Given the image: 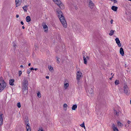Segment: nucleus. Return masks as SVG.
<instances>
[{
    "mask_svg": "<svg viewBox=\"0 0 131 131\" xmlns=\"http://www.w3.org/2000/svg\"><path fill=\"white\" fill-rule=\"evenodd\" d=\"M57 12L58 14L59 17L63 26L64 28H66L67 27L66 22L64 17L62 15L63 14L61 11L59 10H57Z\"/></svg>",
    "mask_w": 131,
    "mask_h": 131,
    "instance_id": "1",
    "label": "nucleus"
},
{
    "mask_svg": "<svg viewBox=\"0 0 131 131\" xmlns=\"http://www.w3.org/2000/svg\"><path fill=\"white\" fill-rule=\"evenodd\" d=\"M28 82L27 80L24 78L22 82V91L24 94H26L28 93Z\"/></svg>",
    "mask_w": 131,
    "mask_h": 131,
    "instance_id": "2",
    "label": "nucleus"
},
{
    "mask_svg": "<svg viewBox=\"0 0 131 131\" xmlns=\"http://www.w3.org/2000/svg\"><path fill=\"white\" fill-rule=\"evenodd\" d=\"M6 86V83L2 77L0 78V92L3 91Z\"/></svg>",
    "mask_w": 131,
    "mask_h": 131,
    "instance_id": "3",
    "label": "nucleus"
},
{
    "mask_svg": "<svg viewBox=\"0 0 131 131\" xmlns=\"http://www.w3.org/2000/svg\"><path fill=\"white\" fill-rule=\"evenodd\" d=\"M53 1L61 9L63 8V4L61 3L60 0H53Z\"/></svg>",
    "mask_w": 131,
    "mask_h": 131,
    "instance_id": "4",
    "label": "nucleus"
},
{
    "mask_svg": "<svg viewBox=\"0 0 131 131\" xmlns=\"http://www.w3.org/2000/svg\"><path fill=\"white\" fill-rule=\"evenodd\" d=\"M82 77V73L81 72L79 71L77 72V82H79L80 79Z\"/></svg>",
    "mask_w": 131,
    "mask_h": 131,
    "instance_id": "5",
    "label": "nucleus"
},
{
    "mask_svg": "<svg viewBox=\"0 0 131 131\" xmlns=\"http://www.w3.org/2000/svg\"><path fill=\"white\" fill-rule=\"evenodd\" d=\"M124 92L126 95H128L129 94V91L127 86L126 85H124Z\"/></svg>",
    "mask_w": 131,
    "mask_h": 131,
    "instance_id": "6",
    "label": "nucleus"
},
{
    "mask_svg": "<svg viewBox=\"0 0 131 131\" xmlns=\"http://www.w3.org/2000/svg\"><path fill=\"white\" fill-rule=\"evenodd\" d=\"M25 124L26 125V128L27 131H31V129L29 125V123H28V120L26 119L25 121Z\"/></svg>",
    "mask_w": 131,
    "mask_h": 131,
    "instance_id": "7",
    "label": "nucleus"
},
{
    "mask_svg": "<svg viewBox=\"0 0 131 131\" xmlns=\"http://www.w3.org/2000/svg\"><path fill=\"white\" fill-rule=\"evenodd\" d=\"M116 43L118 45V47H120L121 46L122 44L120 43V41L119 40V39L118 38H116L115 39Z\"/></svg>",
    "mask_w": 131,
    "mask_h": 131,
    "instance_id": "8",
    "label": "nucleus"
},
{
    "mask_svg": "<svg viewBox=\"0 0 131 131\" xmlns=\"http://www.w3.org/2000/svg\"><path fill=\"white\" fill-rule=\"evenodd\" d=\"M89 0L90 2L89 4V6L91 9H92L94 7V5L92 1L91 0Z\"/></svg>",
    "mask_w": 131,
    "mask_h": 131,
    "instance_id": "9",
    "label": "nucleus"
},
{
    "mask_svg": "<svg viewBox=\"0 0 131 131\" xmlns=\"http://www.w3.org/2000/svg\"><path fill=\"white\" fill-rule=\"evenodd\" d=\"M15 2L16 3V7H17L21 5V0H16Z\"/></svg>",
    "mask_w": 131,
    "mask_h": 131,
    "instance_id": "10",
    "label": "nucleus"
},
{
    "mask_svg": "<svg viewBox=\"0 0 131 131\" xmlns=\"http://www.w3.org/2000/svg\"><path fill=\"white\" fill-rule=\"evenodd\" d=\"M3 114H2L0 113V126H1L3 124V119L2 116Z\"/></svg>",
    "mask_w": 131,
    "mask_h": 131,
    "instance_id": "11",
    "label": "nucleus"
},
{
    "mask_svg": "<svg viewBox=\"0 0 131 131\" xmlns=\"http://www.w3.org/2000/svg\"><path fill=\"white\" fill-rule=\"evenodd\" d=\"M119 52L120 54L122 56H123L124 55V51L123 48H121L120 49Z\"/></svg>",
    "mask_w": 131,
    "mask_h": 131,
    "instance_id": "12",
    "label": "nucleus"
},
{
    "mask_svg": "<svg viewBox=\"0 0 131 131\" xmlns=\"http://www.w3.org/2000/svg\"><path fill=\"white\" fill-rule=\"evenodd\" d=\"M14 80L13 79H12L9 80V83L10 85H14Z\"/></svg>",
    "mask_w": 131,
    "mask_h": 131,
    "instance_id": "13",
    "label": "nucleus"
},
{
    "mask_svg": "<svg viewBox=\"0 0 131 131\" xmlns=\"http://www.w3.org/2000/svg\"><path fill=\"white\" fill-rule=\"evenodd\" d=\"M43 27V29H44V31L45 32H47L48 30V27L47 25H42Z\"/></svg>",
    "mask_w": 131,
    "mask_h": 131,
    "instance_id": "14",
    "label": "nucleus"
},
{
    "mask_svg": "<svg viewBox=\"0 0 131 131\" xmlns=\"http://www.w3.org/2000/svg\"><path fill=\"white\" fill-rule=\"evenodd\" d=\"M89 92L91 96L93 95V91L92 88L90 89L89 90Z\"/></svg>",
    "mask_w": 131,
    "mask_h": 131,
    "instance_id": "15",
    "label": "nucleus"
},
{
    "mask_svg": "<svg viewBox=\"0 0 131 131\" xmlns=\"http://www.w3.org/2000/svg\"><path fill=\"white\" fill-rule=\"evenodd\" d=\"M28 7V6L27 5H25L23 7V8L25 12H27V11Z\"/></svg>",
    "mask_w": 131,
    "mask_h": 131,
    "instance_id": "16",
    "label": "nucleus"
},
{
    "mask_svg": "<svg viewBox=\"0 0 131 131\" xmlns=\"http://www.w3.org/2000/svg\"><path fill=\"white\" fill-rule=\"evenodd\" d=\"M111 8L113 10H114L115 11H116L117 10L118 7H116L115 6H113Z\"/></svg>",
    "mask_w": 131,
    "mask_h": 131,
    "instance_id": "17",
    "label": "nucleus"
},
{
    "mask_svg": "<svg viewBox=\"0 0 131 131\" xmlns=\"http://www.w3.org/2000/svg\"><path fill=\"white\" fill-rule=\"evenodd\" d=\"M26 21L27 22H29L31 21V18L29 16H27L26 18Z\"/></svg>",
    "mask_w": 131,
    "mask_h": 131,
    "instance_id": "18",
    "label": "nucleus"
},
{
    "mask_svg": "<svg viewBox=\"0 0 131 131\" xmlns=\"http://www.w3.org/2000/svg\"><path fill=\"white\" fill-rule=\"evenodd\" d=\"M48 68L50 71L51 72H53V68L51 66H49Z\"/></svg>",
    "mask_w": 131,
    "mask_h": 131,
    "instance_id": "19",
    "label": "nucleus"
},
{
    "mask_svg": "<svg viewBox=\"0 0 131 131\" xmlns=\"http://www.w3.org/2000/svg\"><path fill=\"white\" fill-rule=\"evenodd\" d=\"M115 126L114 124L113 125V129L114 130V131H118V128L117 127H115Z\"/></svg>",
    "mask_w": 131,
    "mask_h": 131,
    "instance_id": "20",
    "label": "nucleus"
},
{
    "mask_svg": "<svg viewBox=\"0 0 131 131\" xmlns=\"http://www.w3.org/2000/svg\"><path fill=\"white\" fill-rule=\"evenodd\" d=\"M120 111H117L116 110L114 111V114L115 115H116V116H118L119 115V113Z\"/></svg>",
    "mask_w": 131,
    "mask_h": 131,
    "instance_id": "21",
    "label": "nucleus"
},
{
    "mask_svg": "<svg viewBox=\"0 0 131 131\" xmlns=\"http://www.w3.org/2000/svg\"><path fill=\"white\" fill-rule=\"evenodd\" d=\"M83 58L84 63L85 64H86L87 62V59L85 56H83Z\"/></svg>",
    "mask_w": 131,
    "mask_h": 131,
    "instance_id": "22",
    "label": "nucleus"
},
{
    "mask_svg": "<svg viewBox=\"0 0 131 131\" xmlns=\"http://www.w3.org/2000/svg\"><path fill=\"white\" fill-rule=\"evenodd\" d=\"M77 107V105L76 104L74 105L73 106L72 108V110H75Z\"/></svg>",
    "mask_w": 131,
    "mask_h": 131,
    "instance_id": "23",
    "label": "nucleus"
},
{
    "mask_svg": "<svg viewBox=\"0 0 131 131\" xmlns=\"http://www.w3.org/2000/svg\"><path fill=\"white\" fill-rule=\"evenodd\" d=\"M115 30H111L110 32V33L109 34V35L110 36H112L113 35L114 32L115 31Z\"/></svg>",
    "mask_w": 131,
    "mask_h": 131,
    "instance_id": "24",
    "label": "nucleus"
},
{
    "mask_svg": "<svg viewBox=\"0 0 131 131\" xmlns=\"http://www.w3.org/2000/svg\"><path fill=\"white\" fill-rule=\"evenodd\" d=\"M68 106V105L66 104H64L63 105V107L64 110L65 111L67 110V107Z\"/></svg>",
    "mask_w": 131,
    "mask_h": 131,
    "instance_id": "25",
    "label": "nucleus"
},
{
    "mask_svg": "<svg viewBox=\"0 0 131 131\" xmlns=\"http://www.w3.org/2000/svg\"><path fill=\"white\" fill-rule=\"evenodd\" d=\"M117 124L118 126H123V124L119 122H117Z\"/></svg>",
    "mask_w": 131,
    "mask_h": 131,
    "instance_id": "26",
    "label": "nucleus"
},
{
    "mask_svg": "<svg viewBox=\"0 0 131 131\" xmlns=\"http://www.w3.org/2000/svg\"><path fill=\"white\" fill-rule=\"evenodd\" d=\"M115 84L116 85H117L119 83V82L118 80H116L115 81Z\"/></svg>",
    "mask_w": 131,
    "mask_h": 131,
    "instance_id": "27",
    "label": "nucleus"
},
{
    "mask_svg": "<svg viewBox=\"0 0 131 131\" xmlns=\"http://www.w3.org/2000/svg\"><path fill=\"white\" fill-rule=\"evenodd\" d=\"M69 84L68 83H66L64 84V88L65 89H66L67 88V87L69 86Z\"/></svg>",
    "mask_w": 131,
    "mask_h": 131,
    "instance_id": "28",
    "label": "nucleus"
},
{
    "mask_svg": "<svg viewBox=\"0 0 131 131\" xmlns=\"http://www.w3.org/2000/svg\"><path fill=\"white\" fill-rule=\"evenodd\" d=\"M80 125L82 127H84L85 129V127L84 125V122H83L82 124H81Z\"/></svg>",
    "mask_w": 131,
    "mask_h": 131,
    "instance_id": "29",
    "label": "nucleus"
},
{
    "mask_svg": "<svg viewBox=\"0 0 131 131\" xmlns=\"http://www.w3.org/2000/svg\"><path fill=\"white\" fill-rule=\"evenodd\" d=\"M17 106L19 108H20L21 106L20 103L19 102L17 103Z\"/></svg>",
    "mask_w": 131,
    "mask_h": 131,
    "instance_id": "30",
    "label": "nucleus"
},
{
    "mask_svg": "<svg viewBox=\"0 0 131 131\" xmlns=\"http://www.w3.org/2000/svg\"><path fill=\"white\" fill-rule=\"evenodd\" d=\"M56 58H57V62L58 63H60V61L59 60V59L58 57H56Z\"/></svg>",
    "mask_w": 131,
    "mask_h": 131,
    "instance_id": "31",
    "label": "nucleus"
},
{
    "mask_svg": "<svg viewBox=\"0 0 131 131\" xmlns=\"http://www.w3.org/2000/svg\"><path fill=\"white\" fill-rule=\"evenodd\" d=\"M13 48L14 50H15L16 47H17V45L15 44H14L13 45Z\"/></svg>",
    "mask_w": 131,
    "mask_h": 131,
    "instance_id": "32",
    "label": "nucleus"
},
{
    "mask_svg": "<svg viewBox=\"0 0 131 131\" xmlns=\"http://www.w3.org/2000/svg\"><path fill=\"white\" fill-rule=\"evenodd\" d=\"M37 95L38 97H40L41 96L40 93V92H38L37 94Z\"/></svg>",
    "mask_w": 131,
    "mask_h": 131,
    "instance_id": "33",
    "label": "nucleus"
},
{
    "mask_svg": "<svg viewBox=\"0 0 131 131\" xmlns=\"http://www.w3.org/2000/svg\"><path fill=\"white\" fill-rule=\"evenodd\" d=\"M38 131H44L41 127H40L39 128Z\"/></svg>",
    "mask_w": 131,
    "mask_h": 131,
    "instance_id": "34",
    "label": "nucleus"
},
{
    "mask_svg": "<svg viewBox=\"0 0 131 131\" xmlns=\"http://www.w3.org/2000/svg\"><path fill=\"white\" fill-rule=\"evenodd\" d=\"M27 73L28 74H29L31 72L30 70L29 69H28L27 70Z\"/></svg>",
    "mask_w": 131,
    "mask_h": 131,
    "instance_id": "35",
    "label": "nucleus"
},
{
    "mask_svg": "<svg viewBox=\"0 0 131 131\" xmlns=\"http://www.w3.org/2000/svg\"><path fill=\"white\" fill-rule=\"evenodd\" d=\"M22 74V72L21 71H19V76L21 75Z\"/></svg>",
    "mask_w": 131,
    "mask_h": 131,
    "instance_id": "36",
    "label": "nucleus"
},
{
    "mask_svg": "<svg viewBox=\"0 0 131 131\" xmlns=\"http://www.w3.org/2000/svg\"><path fill=\"white\" fill-rule=\"evenodd\" d=\"M112 2H114V3H117V1L115 0L114 1H113Z\"/></svg>",
    "mask_w": 131,
    "mask_h": 131,
    "instance_id": "37",
    "label": "nucleus"
},
{
    "mask_svg": "<svg viewBox=\"0 0 131 131\" xmlns=\"http://www.w3.org/2000/svg\"><path fill=\"white\" fill-rule=\"evenodd\" d=\"M89 58H90V57H89L88 56H86V59L87 60H89Z\"/></svg>",
    "mask_w": 131,
    "mask_h": 131,
    "instance_id": "38",
    "label": "nucleus"
},
{
    "mask_svg": "<svg viewBox=\"0 0 131 131\" xmlns=\"http://www.w3.org/2000/svg\"><path fill=\"white\" fill-rule=\"evenodd\" d=\"M114 75V74H113L112 77H111L110 78V80H111L112 79V78L113 77V76Z\"/></svg>",
    "mask_w": 131,
    "mask_h": 131,
    "instance_id": "39",
    "label": "nucleus"
},
{
    "mask_svg": "<svg viewBox=\"0 0 131 131\" xmlns=\"http://www.w3.org/2000/svg\"><path fill=\"white\" fill-rule=\"evenodd\" d=\"M128 124H130L131 123V122L130 121H128Z\"/></svg>",
    "mask_w": 131,
    "mask_h": 131,
    "instance_id": "40",
    "label": "nucleus"
},
{
    "mask_svg": "<svg viewBox=\"0 0 131 131\" xmlns=\"http://www.w3.org/2000/svg\"><path fill=\"white\" fill-rule=\"evenodd\" d=\"M113 19H112L111 21V23L112 24L113 23Z\"/></svg>",
    "mask_w": 131,
    "mask_h": 131,
    "instance_id": "41",
    "label": "nucleus"
},
{
    "mask_svg": "<svg viewBox=\"0 0 131 131\" xmlns=\"http://www.w3.org/2000/svg\"><path fill=\"white\" fill-rule=\"evenodd\" d=\"M30 70H34V69L33 68H30Z\"/></svg>",
    "mask_w": 131,
    "mask_h": 131,
    "instance_id": "42",
    "label": "nucleus"
},
{
    "mask_svg": "<svg viewBox=\"0 0 131 131\" xmlns=\"http://www.w3.org/2000/svg\"><path fill=\"white\" fill-rule=\"evenodd\" d=\"M21 23V24L22 25H23L24 24V23L23 22V21H21L20 22Z\"/></svg>",
    "mask_w": 131,
    "mask_h": 131,
    "instance_id": "43",
    "label": "nucleus"
},
{
    "mask_svg": "<svg viewBox=\"0 0 131 131\" xmlns=\"http://www.w3.org/2000/svg\"><path fill=\"white\" fill-rule=\"evenodd\" d=\"M46 79H49V76H46Z\"/></svg>",
    "mask_w": 131,
    "mask_h": 131,
    "instance_id": "44",
    "label": "nucleus"
},
{
    "mask_svg": "<svg viewBox=\"0 0 131 131\" xmlns=\"http://www.w3.org/2000/svg\"><path fill=\"white\" fill-rule=\"evenodd\" d=\"M120 92H121V93H122V91L123 90L122 89H120Z\"/></svg>",
    "mask_w": 131,
    "mask_h": 131,
    "instance_id": "45",
    "label": "nucleus"
},
{
    "mask_svg": "<svg viewBox=\"0 0 131 131\" xmlns=\"http://www.w3.org/2000/svg\"><path fill=\"white\" fill-rule=\"evenodd\" d=\"M16 18H18L19 17V15H16Z\"/></svg>",
    "mask_w": 131,
    "mask_h": 131,
    "instance_id": "46",
    "label": "nucleus"
},
{
    "mask_svg": "<svg viewBox=\"0 0 131 131\" xmlns=\"http://www.w3.org/2000/svg\"><path fill=\"white\" fill-rule=\"evenodd\" d=\"M30 65H31V63H30L28 64V65L29 66H30Z\"/></svg>",
    "mask_w": 131,
    "mask_h": 131,
    "instance_id": "47",
    "label": "nucleus"
},
{
    "mask_svg": "<svg viewBox=\"0 0 131 131\" xmlns=\"http://www.w3.org/2000/svg\"><path fill=\"white\" fill-rule=\"evenodd\" d=\"M38 69L37 68H35L34 70H35V71H36Z\"/></svg>",
    "mask_w": 131,
    "mask_h": 131,
    "instance_id": "48",
    "label": "nucleus"
},
{
    "mask_svg": "<svg viewBox=\"0 0 131 131\" xmlns=\"http://www.w3.org/2000/svg\"><path fill=\"white\" fill-rule=\"evenodd\" d=\"M22 28H23V29H24L25 28V27H24V26H22Z\"/></svg>",
    "mask_w": 131,
    "mask_h": 131,
    "instance_id": "49",
    "label": "nucleus"
},
{
    "mask_svg": "<svg viewBox=\"0 0 131 131\" xmlns=\"http://www.w3.org/2000/svg\"><path fill=\"white\" fill-rule=\"evenodd\" d=\"M20 67H21V68H23V66H22V65H21L20 66Z\"/></svg>",
    "mask_w": 131,
    "mask_h": 131,
    "instance_id": "50",
    "label": "nucleus"
},
{
    "mask_svg": "<svg viewBox=\"0 0 131 131\" xmlns=\"http://www.w3.org/2000/svg\"><path fill=\"white\" fill-rule=\"evenodd\" d=\"M109 1H115V0H109Z\"/></svg>",
    "mask_w": 131,
    "mask_h": 131,
    "instance_id": "51",
    "label": "nucleus"
},
{
    "mask_svg": "<svg viewBox=\"0 0 131 131\" xmlns=\"http://www.w3.org/2000/svg\"><path fill=\"white\" fill-rule=\"evenodd\" d=\"M75 9H77V8L76 7V8H75Z\"/></svg>",
    "mask_w": 131,
    "mask_h": 131,
    "instance_id": "52",
    "label": "nucleus"
},
{
    "mask_svg": "<svg viewBox=\"0 0 131 131\" xmlns=\"http://www.w3.org/2000/svg\"><path fill=\"white\" fill-rule=\"evenodd\" d=\"M112 73H111V75H112Z\"/></svg>",
    "mask_w": 131,
    "mask_h": 131,
    "instance_id": "53",
    "label": "nucleus"
}]
</instances>
